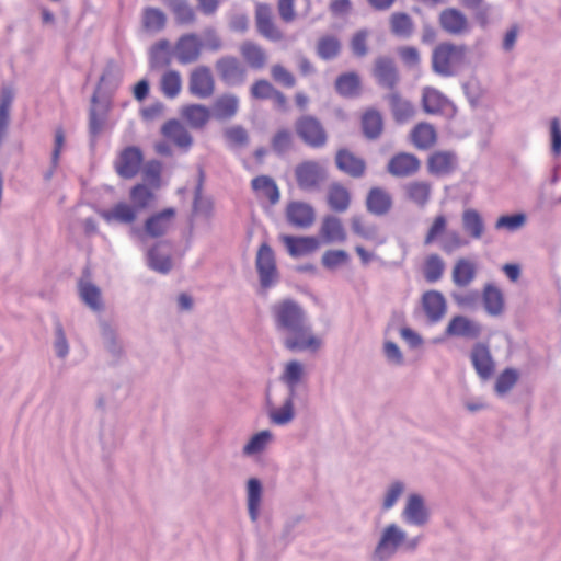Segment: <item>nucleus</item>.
I'll return each instance as SVG.
<instances>
[{"instance_id":"obj_1","label":"nucleus","mask_w":561,"mask_h":561,"mask_svg":"<svg viewBox=\"0 0 561 561\" xmlns=\"http://www.w3.org/2000/svg\"><path fill=\"white\" fill-rule=\"evenodd\" d=\"M275 330L284 335V346L291 351H317L321 340L312 333L305 309L294 299L286 298L271 306Z\"/></svg>"},{"instance_id":"obj_2","label":"nucleus","mask_w":561,"mask_h":561,"mask_svg":"<svg viewBox=\"0 0 561 561\" xmlns=\"http://www.w3.org/2000/svg\"><path fill=\"white\" fill-rule=\"evenodd\" d=\"M468 64V47L444 42L432 53V70L440 77L457 76Z\"/></svg>"},{"instance_id":"obj_3","label":"nucleus","mask_w":561,"mask_h":561,"mask_svg":"<svg viewBox=\"0 0 561 561\" xmlns=\"http://www.w3.org/2000/svg\"><path fill=\"white\" fill-rule=\"evenodd\" d=\"M294 173L298 187L309 193L319 191L328 178L325 168L316 160L298 163Z\"/></svg>"},{"instance_id":"obj_4","label":"nucleus","mask_w":561,"mask_h":561,"mask_svg":"<svg viewBox=\"0 0 561 561\" xmlns=\"http://www.w3.org/2000/svg\"><path fill=\"white\" fill-rule=\"evenodd\" d=\"M175 215L176 211L173 207L164 208L161 211L154 213L151 216H149L146 219L142 229L133 228L130 230V233L142 241L145 240L146 237L161 238L165 236L172 228Z\"/></svg>"},{"instance_id":"obj_5","label":"nucleus","mask_w":561,"mask_h":561,"mask_svg":"<svg viewBox=\"0 0 561 561\" xmlns=\"http://www.w3.org/2000/svg\"><path fill=\"white\" fill-rule=\"evenodd\" d=\"M298 137L311 148H322L328 142V134L322 123L313 115H302L295 122Z\"/></svg>"},{"instance_id":"obj_6","label":"nucleus","mask_w":561,"mask_h":561,"mask_svg":"<svg viewBox=\"0 0 561 561\" xmlns=\"http://www.w3.org/2000/svg\"><path fill=\"white\" fill-rule=\"evenodd\" d=\"M255 267L260 278V285L263 289L275 286L279 280V274L276 266L273 249L263 243L257 250Z\"/></svg>"},{"instance_id":"obj_7","label":"nucleus","mask_w":561,"mask_h":561,"mask_svg":"<svg viewBox=\"0 0 561 561\" xmlns=\"http://www.w3.org/2000/svg\"><path fill=\"white\" fill-rule=\"evenodd\" d=\"M113 62L107 64L102 76L100 77L99 84L91 98L92 107L89 114V131L93 138H96L98 135L101 133L105 119V113L107 110L106 105H101L100 110L96 106L99 104V94L101 91V85L105 83L106 79L113 75Z\"/></svg>"},{"instance_id":"obj_8","label":"nucleus","mask_w":561,"mask_h":561,"mask_svg":"<svg viewBox=\"0 0 561 561\" xmlns=\"http://www.w3.org/2000/svg\"><path fill=\"white\" fill-rule=\"evenodd\" d=\"M215 68L221 81L230 87L241 85L245 82L247 69L240 60L233 56L219 58Z\"/></svg>"},{"instance_id":"obj_9","label":"nucleus","mask_w":561,"mask_h":561,"mask_svg":"<svg viewBox=\"0 0 561 561\" xmlns=\"http://www.w3.org/2000/svg\"><path fill=\"white\" fill-rule=\"evenodd\" d=\"M144 162V154L140 148L128 146L121 151L114 162L116 173L123 179L135 178Z\"/></svg>"},{"instance_id":"obj_10","label":"nucleus","mask_w":561,"mask_h":561,"mask_svg":"<svg viewBox=\"0 0 561 561\" xmlns=\"http://www.w3.org/2000/svg\"><path fill=\"white\" fill-rule=\"evenodd\" d=\"M203 41L195 33H186L179 37L174 46L178 61L182 65L196 62L202 54Z\"/></svg>"},{"instance_id":"obj_11","label":"nucleus","mask_w":561,"mask_h":561,"mask_svg":"<svg viewBox=\"0 0 561 561\" xmlns=\"http://www.w3.org/2000/svg\"><path fill=\"white\" fill-rule=\"evenodd\" d=\"M373 76L377 83L390 91H394L400 82V73L392 58L380 56L376 58L373 68Z\"/></svg>"},{"instance_id":"obj_12","label":"nucleus","mask_w":561,"mask_h":561,"mask_svg":"<svg viewBox=\"0 0 561 561\" xmlns=\"http://www.w3.org/2000/svg\"><path fill=\"white\" fill-rule=\"evenodd\" d=\"M431 511L424 496L419 493H412L407 497L402 511V517L405 523L415 526H422L430 523Z\"/></svg>"},{"instance_id":"obj_13","label":"nucleus","mask_w":561,"mask_h":561,"mask_svg":"<svg viewBox=\"0 0 561 561\" xmlns=\"http://www.w3.org/2000/svg\"><path fill=\"white\" fill-rule=\"evenodd\" d=\"M482 324L466 316H454L445 329L449 337H461L466 340L479 339L482 334Z\"/></svg>"},{"instance_id":"obj_14","label":"nucleus","mask_w":561,"mask_h":561,"mask_svg":"<svg viewBox=\"0 0 561 561\" xmlns=\"http://www.w3.org/2000/svg\"><path fill=\"white\" fill-rule=\"evenodd\" d=\"M438 23L445 33L453 36H461L470 31L468 18L456 8L444 9L438 15Z\"/></svg>"},{"instance_id":"obj_15","label":"nucleus","mask_w":561,"mask_h":561,"mask_svg":"<svg viewBox=\"0 0 561 561\" xmlns=\"http://www.w3.org/2000/svg\"><path fill=\"white\" fill-rule=\"evenodd\" d=\"M215 82L210 69L207 66H198L192 70L188 79V91L199 99L213 95Z\"/></svg>"},{"instance_id":"obj_16","label":"nucleus","mask_w":561,"mask_h":561,"mask_svg":"<svg viewBox=\"0 0 561 561\" xmlns=\"http://www.w3.org/2000/svg\"><path fill=\"white\" fill-rule=\"evenodd\" d=\"M471 364L478 374L483 379H490L495 370V363L491 355L490 347L486 343H476L470 352Z\"/></svg>"},{"instance_id":"obj_17","label":"nucleus","mask_w":561,"mask_h":561,"mask_svg":"<svg viewBox=\"0 0 561 561\" xmlns=\"http://www.w3.org/2000/svg\"><path fill=\"white\" fill-rule=\"evenodd\" d=\"M287 222L299 229L311 227L316 219L314 208L305 202H290L285 210Z\"/></svg>"},{"instance_id":"obj_18","label":"nucleus","mask_w":561,"mask_h":561,"mask_svg":"<svg viewBox=\"0 0 561 561\" xmlns=\"http://www.w3.org/2000/svg\"><path fill=\"white\" fill-rule=\"evenodd\" d=\"M421 168L420 159L409 152L396 153L387 164V171L396 178H409L419 172Z\"/></svg>"},{"instance_id":"obj_19","label":"nucleus","mask_w":561,"mask_h":561,"mask_svg":"<svg viewBox=\"0 0 561 561\" xmlns=\"http://www.w3.org/2000/svg\"><path fill=\"white\" fill-rule=\"evenodd\" d=\"M163 137L173 145L188 151L193 145V137L187 128L178 119H169L161 127Z\"/></svg>"},{"instance_id":"obj_20","label":"nucleus","mask_w":561,"mask_h":561,"mask_svg":"<svg viewBox=\"0 0 561 561\" xmlns=\"http://www.w3.org/2000/svg\"><path fill=\"white\" fill-rule=\"evenodd\" d=\"M336 168L352 178H362L366 171L364 159L355 156L346 148L339 149L335 154Z\"/></svg>"},{"instance_id":"obj_21","label":"nucleus","mask_w":561,"mask_h":561,"mask_svg":"<svg viewBox=\"0 0 561 561\" xmlns=\"http://www.w3.org/2000/svg\"><path fill=\"white\" fill-rule=\"evenodd\" d=\"M422 307L431 323L439 322L447 311V304L444 295L434 289L423 294Z\"/></svg>"},{"instance_id":"obj_22","label":"nucleus","mask_w":561,"mask_h":561,"mask_svg":"<svg viewBox=\"0 0 561 561\" xmlns=\"http://www.w3.org/2000/svg\"><path fill=\"white\" fill-rule=\"evenodd\" d=\"M137 209L125 202L116 203L113 207L99 211V215L108 225H131L137 219Z\"/></svg>"},{"instance_id":"obj_23","label":"nucleus","mask_w":561,"mask_h":561,"mask_svg":"<svg viewBox=\"0 0 561 561\" xmlns=\"http://www.w3.org/2000/svg\"><path fill=\"white\" fill-rule=\"evenodd\" d=\"M457 156L451 151H435L427 160V170L435 176H445L457 168Z\"/></svg>"},{"instance_id":"obj_24","label":"nucleus","mask_w":561,"mask_h":561,"mask_svg":"<svg viewBox=\"0 0 561 561\" xmlns=\"http://www.w3.org/2000/svg\"><path fill=\"white\" fill-rule=\"evenodd\" d=\"M255 22L257 32L271 39L279 41L282 38V32L275 26L272 18L271 7L266 3H259L255 10Z\"/></svg>"},{"instance_id":"obj_25","label":"nucleus","mask_w":561,"mask_h":561,"mask_svg":"<svg viewBox=\"0 0 561 561\" xmlns=\"http://www.w3.org/2000/svg\"><path fill=\"white\" fill-rule=\"evenodd\" d=\"M391 195L381 187H373L366 197V208L375 216H383L388 214L392 207Z\"/></svg>"},{"instance_id":"obj_26","label":"nucleus","mask_w":561,"mask_h":561,"mask_svg":"<svg viewBox=\"0 0 561 561\" xmlns=\"http://www.w3.org/2000/svg\"><path fill=\"white\" fill-rule=\"evenodd\" d=\"M386 100L390 105L393 119L398 124L407 123L414 116L415 108L413 104L409 100L402 98L397 90L391 91L386 96Z\"/></svg>"},{"instance_id":"obj_27","label":"nucleus","mask_w":561,"mask_h":561,"mask_svg":"<svg viewBox=\"0 0 561 561\" xmlns=\"http://www.w3.org/2000/svg\"><path fill=\"white\" fill-rule=\"evenodd\" d=\"M282 241L293 257L312 253L319 248V241L316 237L283 236Z\"/></svg>"},{"instance_id":"obj_28","label":"nucleus","mask_w":561,"mask_h":561,"mask_svg":"<svg viewBox=\"0 0 561 561\" xmlns=\"http://www.w3.org/2000/svg\"><path fill=\"white\" fill-rule=\"evenodd\" d=\"M181 117L193 129H203L211 117L210 110L202 104L185 105L181 110Z\"/></svg>"},{"instance_id":"obj_29","label":"nucleus","mask_w":561,"mask_h":561,"mask_svg":"<svg viewBox=\"0 0 561 561\" xmlns=\"http://www.w3.org/2000/svg\"><path fill=\"white\" fill-rule=\"evenodd\" d=\"M402 534L398 531V528H387L379 545L377 546L373 560L385 561L391 557L398 546L402 542Z\"/></svg>"},{"instance_id":"obj_30","label":"nucleus","mask_w":561,"mask_h":561,"mask_svg":"<svg viewBox=\"0 0 561 561\" xmlns=\"http://www.w3.org/2000/svg\"><path fill=\"white\" fill-rule=\"evenodd\" d=\"M294 399L290 393L278 408L274 407L270 401L267 402V416L272 424L284 426L289 424L295 419Z\"/></svg>"},{"instance_id":"obj_31","label":"nucleus","mask_w":561,"mask_h":561,"mask_svg":"<svg viewBox=\"0 0 561 561\" xmlns=\"http://www.w3.org/2000/svg\"><path fill=\"white\" fill-rule=\"evenodd\" d=\"M251 186L260 198H266L271 205L279 202V188L271 176L259 175L251 181Z\"/></svg>"},{"instance_id":"obj_32","label":"nucleus","mask_w":561,"mask_h":561,"mask_svg":"<svg viewBox=\"0 0 561 561\" xmlns=\"http://www.w3.org/2000/svg\"><path fill=\"white\" fill-rule=\"evenodd\" d=\"M335 91L343 98L353 99L360 94L362 82L359 76L354 72L340 75L334 83Z\"/></svg>"},{"instance_id":"obj_33","label":"nucleus","mask_w":561,"mask_h":561,"mask_svg":"<svg viewBox=\"0 0 561 561\" xmlns=\"http://www.w3.org/2000/svg\"><path fill=\"white\" fill-rule=\"evenodd\" d=\"M362 130L365 138L378 139L383 131V118L379 111L369 108L362 115Z\"/></svg>"},{"instance_id":"obj_34","label":"nucleus","mask_w":561,"mask_h":561,"mask_svg":"<svg viewBox=\"0 0 561 561\" xmlns=\"http://www.w3.org/2000/svg\"><path fill=\"white\" fill-rule=\"evenodd\" d=\"M482 302L485 312L491 317H499L504 312V297L494 285L488 284L483 288Z\"/></svg>"},{"instance_id":"obj_35","label":"nucleus","mask_w":561,"mask_h":561,"mask_svg":"<svg viewBox=\"0 0 561 561\" xmlns=\"http://www.w3.org/2000/svg\"><path fill=\"white\" fill-rule=\"evenodd\" d=\"M163 245L168 244L165 242H158L148 250L147 264L152 271L168 274L172 268V259L169 252H161Z\"/></svg>"},{"instance_id":"obj_36","label":"nucleus","mask_w":561,"mask_h":561,"mask_svg":"<svg viewBox=\"0 0 561 561\" xmlns=\"http://www.w3.org/2000/svg\"><path fill=\"white\" fill-rule=\"evenodd\" d=\"M320 234L327 243L344 242L346 232L340 218L329 215L322 220Z\"/></svg>"},{"instance_id":"obj_37","label":"nucleus","mask_w":561,"mask_h":561,"mask_svg":"<svg viewBox=\"0 0 561 561\" xmlns=\"http://www.w3.org/2000/svg\"><path fill=\"white\" fill-rule=\"evenodd\" d=\"M461 224L463 231L474 240L482 238L485 225L482 216L477 209L467 208L462 211Z\"/></svg>"},{"instance_id":"obj_38","label":"nucleus","mask_w":561,"mask_h":561,"mask_svg":"<svg viewBox=\"0 0 561 561\" xmlns=\"http://www.w3.org/2000/svg\"><path fill=\"white\" fill-rule=\"evenodd\" d=\"M413 145L421 150L432 148L437 141V134L433 125L419 123L411 131Z\"/></svg>"},{"instance_id":"obj_39","label":"nucleus","mask_w":561,"mask_h":561,"mask_svg":"<svg viewBox=\"0 0 561 561\" xmlns=\"http://www.w3.org/2000/svg\"><path fill=\"white\" fill-rule=\"evenodd\" d=\"M167 24V15L158 8L146 7L141 14V25L145 32L157 34L161 32Z\"/></svg>"},{"instance_id":"obj_40","label":"nucleus","mask_w":561,"mask_h":561,"mask_svg":"<svg viewBox=\"0 0 561 561\" xmlns=\"http://www.w3.org/2000/svg\"><path fill=\"white\" fill-rule=\"evenodd\" d=\"M262 483L256 478L249 479L247 483V505L249 516L252 523L257 522L260 506L262 501Z\"/></svg>"},{"instance_id":"obj_41","label":"nucleus","mask_w":561,"mask_h":561,"mask_svg":"<svg viewBox=\"0 0 561 561\" xmlns=\"http://www.w3.org/2000/svg\"><path fill=\"white\" fill-rule=\"evenodd\" d=\"M239 110V99L233 94H225L216 100L213 115L218 121L232 118Z\"/></svg>"},{"instance_id":"obj_42","label":"nucleus","mask_w":561,"mask_h":561,"mask_svg":"<svg viewBox=\"0 0 561 561\" xmlns=\"http://www.w3.org/2000/svg\"><path fill=\"white\" fill-rule=\"evenodd\" d=\"M476 265L467 259H459L453 268L451 279L458 287H467L476 278Z\"/></svg>"},{"instance_id":"obj_43","label":"nucleus","mask_w":561,"mask_h":561,"mask_svg":"<svg viewBox=\"0 0 561 561\" xmlns=\"http://www.w3.org/2000/svg\"><path fill=\"white\" fill-rule=\"evenodd\" d=\"M404 191L411 202L423 208L430 202L432 186L425 181H413L404 186Z\"/></svg>"},{"instance_id":"obj_44","label":"nucleus","mask_w":561,"mask_h":561,"mask_svg":"<svg viewBox=\"0 0 561 561\" xmlns=\"http://www.w3.org/2000/svg\"><path fill=\"white\" fill-rule=\"evenodd\" d=\"M351 202L348 191L340 183H333L328 191V204L330 208L337 213L345 211Z\"/></svg>"},{"instance_id":"obj_45","label":"nucleus","mask_w":561,"mask_h":561,"mask_svg":"<svg viewBox=\"0 0 561 561\" xmlns=\"http://www.w3.org/2000/svg\"><path fill=\"white\" fill-rule=\"evenodd\" d=\"M304 376V366L298 360H290L286 364L284 373L280 377L282 381L287 386L288 393L296 397L297 387Z\"/></svg>"},{"instance_id":"obj_46","label":"nucleus","mask_w":561,"mask_h":561,"mask_svg":"<svg viewBox=\"0 0 561 561\" xmlns=\"http://www.w3.org/2000/svg\"><path fill=\"white\" fill-rule=\"evenodd\" d=\"M391 33L398 37L409 38L414 31L412 18L404 12H394L390 16Z\"/></svg>"},{"instance_id":"obj_47","label":"nucleus","mask_w":561,"mask_h":561,"mask_svg":"<svg viewBox=\"0 0 561 561\" xmlns=\"http://www.w3.org/2000/svg\"><path fill=\"white\" fill-rule=\"evenodd\" d=\"M163 2L173 12L178 24L188 25L195 22L196 14L186 0H163Z\"/></svg>"},{"instance_id":"obj_48","label":"nucleus","mask_w":561,"mask_h":561,"mask_svg":"<svg viewBox=\"0 0 561 561\" xmlns=\"http://www.w3.org/2000/svg\"><path fill=\"white\" fill-rule=\"evenodd\" d=\"M240 53L248 65L253 69H261L266 64L264 50L252 42H244L240 47Z\"/></svg>"},{"instance_id":"obj_49","label":"nucleus","mask_w":561,"mask_h":561,"mask_svg":"<svg viewBox=\"0 0 561 561\" xmlns=\"http://www.w3.org/2000/svg\"><path fill=\"white\" fill-rule=\"evenodd\" d=\"M341 42L334 35H325L319 38L317 43V55L323 60H332L341 53Z\"/></svg>"},{"instance_id":"obj_50","label":"nucleus","mask_w":561,"mask_h":561,"mask_svg":"<svg viewBox=\"0 0 561 561\" xmlns=\"http://www.w3.org/2000/svg\"><path fill=\"white\" fill-rule=\"evenodd\" d=\"M169 49V41L161 39L156 43L150 50V67L153 69L168 67L171 62Z\"/></svg>"},{"instance_id":"obj_51","label":"nucleus","mask_w":561,"mask_h":561,"mask_svg":"<svg viewBox=\"0 0 561 561\" xmlns=\"http://www.w3.org/2000/svg\"><path fill=\"white\" fill-rule=\"evenodd\" d=\"M446 98L437 90L432 88L424 89L422 103L423 108L428 114H439L446 104Z\"/></svg>"},{"instance_id":"obj_52","label":"nucleus","mask_w":561,"mask_h":561,"mask_svg":"<svg viewBox=\"0 0 561 561\" xmlns=\"http://www.w3.org/2000/svg\"><path fill=\"white\" fill-rule=\"evenodd\" d=\"M444 271L445 263L438 254H431L426 257L423 274L427 283L438 282L443 277Z\"/></svg>"},{"instance_id":"obj_53","label":"nucleus","mask_w":561,"mask_h":561,"mask_svg":"<svg viewBox=\"0 0 561 561\" xmlns=\"http://www.w3.org/2000/svg\"><path fill=\"white\" fill-rule=\"evenodd\" d=\"M182 87L180 72L176 70H169L163 73L160 81L162 93L169 98L174 99L179 95Z\"/></svg>"},{"instance_id":"obj_54","label":"nucleus","mask_w":561,"mask_h":561,"mask_svg":"<svg viewBox=\"0 0 561 561\" xmlns=\"http://www.w3.org/2000/svg\"><path fill=\"white\" fill-rule=\"evenodd\" d=\"M273 435L270 431H261L253 435L250 440L243 446L242 453L245 456H253L262 453L268 443L272 440Z\"/></svg>"},{"instance_id":"obj_55","label":"nucleus","mask_w":561,"mask_h":561,"mask_svg":"<svg viewBox=\"0 0 561 561\" xmlns=\"http://www.w3.org/2000/svg\"><path fill=\"white\" fill-rule=\"evenodd\" d=\"M224 137L230 148L244 147L249 144V134L241 125H234L224 130Z\"/></svg>"},{"instance_id":"obj_56","label":"nucleus","mask_w":561,"mask_h":561,"mask_svg":"<svg viewBox=\"0 0 561 561\" xmlns=\"http://www.w3.org/2000/svg\"><path fill=\"white\" fill-rule=\"evenodd\" d=\"M80 296L82 300L94 311L103 309L100 289L91 283L80 285Z\"/></svg>"},{"instance_id":"obj_57","label":"nucleus","mask_w":561,"mask_h":561,"mask_svg":"<svg viewBox=\"0 0 561 561\" xmlns=\"http://www.w3.org/2000/svg\"><path fill=\"white\" fill-rule=\"evenodd\" d=\"M130 199L133 207L137 209V213L149 206L153 199V193L145 184H137L130 190Z\"/></svg>"},{"instance_id":"obj_58","label":"nucleus","mask_w":561,"mask_h":561,"mask_svg":"<svg viewBox=\"0 0 561 561\" xmlns=\"http://www.w3.org/2000/svg\"><path fill=\"white\" fill-rule=\"evenodd\" d=\"M518 373L514 368H505L496 378L494 389L500 396L507 393L517 382Z\"/></svg>"},{"instance_id":"obj_59","label":"nucleus","mask_w":561,"mask_h":561,"mask_svg":"<svg viewBox=\"0 0 561 561\" xmlns=\"http://www.w3.org/2000/svg\"><path fill=\"white\" fill-rule=\"evenodd\" d=\"M405 490L404 482L400 480H396L389 484V486L386 490L383 501H382V508L383 510H390L392 508L398 500L401 497Z\"/></svg>"},{"instance_id":"obj_60","label":"nucleus","mask_w":561,"mask_h":561,"mask_svg":"<svg viewBox=\"0 0 561 561\" xmlns=\"http://www.w3.org/2000/svg\"><path fill=\"white\" fill-rule=\"evenodd\" d=\"M350 255L345 250H328L322 255V265L325 268L334 270L343 264H346Z\"/></svg>"},{"instance_id":"obj_61","label":"nucleus","mask_w":561,"mask_h":561,"mask_svg":"<svg viewBox=\"0 0 561 561\" xmlns=\"http://www.w3.org/2000/svg\"><path fill=\"white\" fill-rule=\"evenodd\" d=\"M293 145V136L289 130L280 129L272 138V148L274 152L282 156L288 152Z\"/></svg>"},{"instance_id":"obj_62","label":"nucleus","mask_w":561,"mask_h":561,"mask_svg":"<svg viewBox=\"0 0 561 561\" xmlns=\"http://www.w3.org/2000/svg\"><path fill=\"white\" fill-rule=\"evenodd\" d=\"M526 221V216L524 214H514L501 216L495 222V229L497 230H508L516 231L524 226Z\"/></svg>"},{"instance_id":"obj_63","label":"nucleus","mask_w":561,"mask_h":561,"mask_svg":"<svg viewBox=\"0 0 561 561\" xmlns=\"http://www.w3.org/2000/svg\"><path fill=\"white\" fill-rule=\"evenodd\" d=\"M276 89L273 84L265 80L260 79L256 80L251 87V96L256 100H268L273 95Z\"/></svg>"},{"instance_id":"obj_64","label":"nucleus","mask_w":561,"mask_h":561,"mask_svg":"<svg viewBox=\"0 0 561 561\" xmlns=\"http://www.w3.org/2000/svg\"><path fill=\"white\" fill-rule=\"evenodd\" d=\"M367 37L368 32L366 30H359L352 36L351 49L356 57H364L367 55Z\"/></svg>"}]
</instances>
